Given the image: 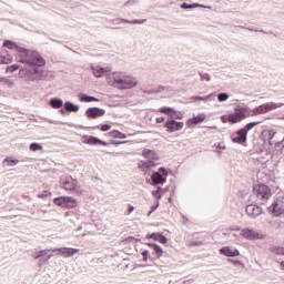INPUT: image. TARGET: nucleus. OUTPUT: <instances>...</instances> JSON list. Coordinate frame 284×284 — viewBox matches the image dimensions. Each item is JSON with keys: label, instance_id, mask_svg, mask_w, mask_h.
I'll return each mask as SVG.
<instances>
[{"label": "nucleus", "instance_id": "nucleus-1", "mask_svg": "<svg viewBox=\"0 0 284 284\" xmlns=\"http://www.w3.org/2000/svg\"><path fill=\"white\" fill-rule=\"evenodd\" d=\"M3 48H8V50L16 52V61L24 63V65H29V69H20V79H29V81L43 79L44 71L42 67L45 65V60L41 54H39V52L28 50L10 40L3 42Z\"/></svg>", "mask_w": 284, "mask_h": 284}, {"label": "nucleus", "instance_id": "nucleus-2", "mask_svg": "<svg viewBox=\"0 0 284 284\" xmlns=\"http://www.w3.org/2000/svg\"><path fill=\"white\" fill-rule=\"evenodd\" d=\"M109 85L118 88V90H132L139 85V80L123 72H113L108 77Z\"/></svg>", "mask_w": 284, "mask_h": 284}, {"label": "nucleus", "instance_id": "nucleus-3", "mask_svg": "<svg viewBox=\"0 0 284 284\" xmlns=\"http://www.w3.org/2000/svg\"><path fill=\"white\" fill-rule=\"evenodd\" d=\"M247 116H254L253 110L246 104L240 103L235 104L234 112L221 116L222 123H231L232 125L245 121Z\"/></svg>", "mask_w": 284, "mask_h": 284}, {"label": "nucleus", "instance_id": "nucleus-4", "mask_svg": "<svg viewBox=\"0 0 284 284\" xmlns=\"http://www.w3.org/2000/svg\"><path fill=\"white\" fill-rule=\"evenodd\" d=\"M59 185L65 192H70V194H75L77 196L83 194V186L72 175H62L59 180Z\"/></svg>", "mask_w": 284, "mask_h": 284}, {"label": "nucleus", "instance_id": "nucleus-5", "mask_svg": "<svg viewBox=\"0 0 284 284\" xmlns=\"http://www.w3.org/2000/svg\"><path fill=\"white\" fill-rule=\"evenodd\" d=\"M253 194L260 203H267L272 197V190L265 184H257L253 187Z\"/></svg>", "mask_w": 284, "mask_h": 284}, {"label": "nucleus", "instance_id": "nucleus-6", "mask_svg": "<svg viewBox=\"0 0 284 284\" xmlns=\"http://www.w3.org/2000/svg\"><path fill=\"white\" fill-rule=\"evenodd\" d=\"M283 105L284 103H264L253 109V116H257V114H267V112H272V110H278V108H283Z\"/></svg>", "mask_w": 284, "mask_h": 284}, {"label": "nucleus", "instance_id": "nucleus-7", "mask_svg": "<svg viewBox=\"0 0 284 284\" xmlns=\"http://www.w3.org/2000/svg\"><path fill=\"white\" fill-rule=\"evenodd\" d=\"M240 236H242V239H245L246 241H263V239H265V235H263V233L254 231L250 227L240 230Z\"/></svg>", "mask_w": 284, "mask_h": 284}, {"label": "nucleus", "instance_id": "nucleus-8", "mask_svg": "<svg viewBox=\"0 0 284 284\" xmlns=\"http://www.w3.org/2000/svg\"><path fill=\"white\" fill-rule=\"evenodd\" d=\"M153 185H163L168 181V170L160 168L159 172H154L151 176Z\"/></svg>", "mask_w": 284, "mask_h": 284}, {"label": "nucleus", "instance_id": "nucleus-9", "mask_svg": "<svg viewBox=\"0 0 284 284\" xmlns=\"http://www.w3.org/2000/svg\"><path fill=\"white\" fill-rule=\"evenodd\" d=\"M268 212L273 214V216H281L284 214V201L278 197L274 201V203L268 207Z\"/></svg>", "mask_w": 284, "mask_h": 284}, {"label": "nucleus", "instance_id": "nucleus-10", "mask_svg": "<svg viewBox=\"0 0 284 284\" xmlns=\"http://www.w3.org/2000/svg\"><path fill=\"white\" fill-rule=\"evenodd\" d=\"M246 214L250 219H257V216L263 214V209L256 204H248L246 206Z\"/></svg>", "mask_w": 284, "mask_h": 284}, {"label": "nucleus", "instance_id": "nucleus-11", "mask_svg": "<svg viewBox=\"0 0 284 284\" xmlns=\"http://www.w3.org/2000/svg\"><path fill=\"white\" fill-rule=\"evenodd\" d=\"M231 139L233 143H239L241 145L247 141V133L243 129H240L232 134Z\"/></svg>", "mask_w": 284, "mask_h": 284}, {"label": "nucleus", "instance_id": "nucleus-12", "mask_svg": "<svg viewBox=\"0 0 284 284\" xmlns=\"http://www.w3.org/2000/svg\"><path fill=\"white\" fill-rule=\"evenodd\" d=\"M93 77L100 79L103 74H108V72H112V68L110 67H100V65H91Z\"/></svg>", "mask_w": 284, "mask_h": 284}, {"label": "nucleus", "instance_id": "nucleus-13", "mask_svg": "<svg viewBox=\"0 0 284 284\" xmlns=\"http://www.w3.org/2000/svg\"><path fill=\"white\" fill-rule=\"evenodd\" d=\"M220 253H222L224 256H229L231 258H234L236 256H241V251H239L234 246H224L220 250Z\"/></svg>", "mask_w": 284, "mask_h": 284}, {"label": "nucleus", "instance_id": "nucleus-14", "mask_svg": "<svg viewBox=\"0 0 284 284\" xmlns=\"http://www.w3.org/2000/svg\"><path fill=\"white\" fill-rule=\"evenodd\" d=\"M142 156L144 159H146V161H151V163H156V161H159V159H160L159 153H156V151L150 150V149H144L142 151Z\"/></svg>", "mask_w": 284, "mask_h": 284}, {"label": "nucleus", "instance_id": "nucleus-15", "mask_svg": "<svg viewBox=\"0 0 284 284\" xmlns=\"http://www.w3.org/2000/svg\"><path fill=\"white\" fill-rule=\"evenodd\" d=\"M104 114L105 110L99 109L97 106L90 108L85 111V116H88V119H97L99 116H103Z\"/></svg>", "mask_w": 284, "mask_h": 284}, {"label": "nucleus", "instance_id": "nucleus-16", "mask_svg": "<svg viewBox=\"0 0 284 284\" xmlns=\"http://www.w3.org/2000/svg\"><path fill=\"white\" fill-rule=\"evenodd\" d=\"M183 122H176L174 120H168L165 122V128L168 129V132H179V130H183Z\"/></svg>", "mask_w": 284, "mask_h": 284}, {"label": "nucleus", "instance_id": "nucleus-17", "mask_svg": "<svg viewBox=\"0 0 284 284\" xmlns=\"http://www.w3.org/2000/svg\"><path fill=\"white\" fill-rule=\"evenodd\" d=\"M205 121V113H200L194 118H191L186 121V125L189 128H194V125H199L200 123H203Z\"/></svg>", "mask_w": 284, "mask_h": 284}, {"label": "nucleus", "instance_id": "nucleus-18", "mask_svg": "<svg viewBox=\"0 0 284 284\" xmlns=\"http://www.w3.org/2000/svg\"><path fill=\"white\" fill-rule=\"evenodd\" d=\"M138 168L144 172V174H148L153 168H156V163H152V161H140Z\"/></svg>", "mask_w": 284, "mask_h": 284}, {"label": "nucleus", "instance_id": "nucleus-19", "mask_svg": "<svg viewBox=\"0 0 284 284\" xmlns=\"http://www.w3.org/2000/svg\"><path fill=\"white\" fill-rule=\"evenodd\" d=\"M59 252H60V254H62V256H64V258H70L72 256H74V254H79V252H81V250L72 248V247H60Z\"/></svg>", "mask_w": 284, "mask_h": 284}, {"label": "nucleus", "instance_id": "nucleus-20", "mask_svg": "<svg viewBox=\"0 0 284 284\" xmlns=\"http://www.w3.org/2000/svg\"><path fill=\"white\" fill-rule=\"evenodd\" d=\"M115 24L119 23H130L133 26H143V23H145V21H148L146 19H140V20H128V19H123V18H118L115 20H113Z\"/></svg>", "mask_w": 284, "mask_h": 284}, {"label": "nucleus", "instance_id": "nucleus-21", "mask_svg": "<svg viewBox=\"0 0 284 284\" xmlns=\"http://www.w3.org/2000/svg\"><path fill=\"white\" fill-rule=\"evenodd\" d=\"M193 101H204L205 103H215L216 102V93L213 92L206 97H192Z\"/></svg>", "mask_w": 284, "mask_h": 284}, {"label": "nucleus", "instance_id": "nucleus-22", "mask_svg": "<svg viewBox=\"0 0 284 284\" xmlns=\"http://www.w3.org/2000/svg\"><path fill=\"white\" fill-rule=\"evenodd\" d=\"M84 143H87L88 145H108V142L103 141V140H99L95 136H89L84 140Z\"/></svg>", "mask_w": 284, "mask_h": 284}, {"label": "nucleus", "instance_id": "nucleus-23", "mask_svg": "<svg viewBox=\"0 0 284 284\" xmlns=\"http://www.w3.org/2000/svg\"><path fill=\"white\" fill-rule=\"evenodd\" d=\"M77 199L72 196H64V210H74L77 207Z\"/></svg>", "mask_w": 284, "mask_h": 284}, {"label": "nucleus", "instance_id": "nucleus-24", "mask_svg": "<svg viewBox=\"0 0 284 284\" xmlns=\"http://www.w3.org/2000/svg\"><path fill=\"white\" fill-rule=\"evenodd\" d=\"M146 239L158 241V243H162V245H165V243H168V237L163 236L160 233H152L151 235H148Z\"/></svg>", "mask_w": 284, "mask_h": 284}, {"label": "nucleus", "instance_id": "nucleus-25", "mask_svg": "<svg viewBox=\"0 0 284 284\" xmlns=\"http://www.w3.org/2000/svg\"><path fill=\"white\" fill-rule=\"evenodd\" d=\"M149 247H152V250L155 252V255L158 258H161L163 256V248L154 243H148Z\"/></svg>", "mask_w": 284, "mask_h": 284}, {"label": "nucleus", "instance_id": "nucleus-26", "mask_svg": "<svg viewBox=\"0 0 284 284\" xmlns=\"http://www.w3.org/2000/svg\"><path fill=\"white\" fill-rule=\"evenodd\" d=\"M181 8L183 10H192L194 8H209L210 9V7L203 6V4H200V3L189 4V3H185V2L181 4Z\"/></svg>", "mask_w": 284, "mask_h": 284}, {"label": "nucleus", "instance_id": "nucleus-27", "mask_svg": "<svg viewBox=\"0 0 284 284\" xmlns=\"http://www.w3.org/2000/svg\"><path fill=\"white\" fill-rule=\"evenodd\" d=\"M50 105L53 108V110H59V108H63V100L61 99H51Z\"/></svg>", "mask_w": 284, "mask_h": 284}, {"label": "nucleus", "instance_id": "nucleus-28", "mask_svg": "<svg viewBox=\"0 0 284 284\" xmlns=\"http://www.w3.org/2000/svg\"><path fill=\"white\" fill-rule=\"evenodd\" d=\"M106 135L111 136V139H128V135H125V133H121L116 130L109 132Z\"/></svg>", "mask_w": 284, "mask_h": 284}, {"label": "nucleus", "instance_id": "nucleus-29", "mask_svg": "<svg viewBox=\"0 0 284 284\" xmlns=\"http://www.w3.org/2000/svg\"><path fill=\"white\" fill-rule=\"evenodd\" d=\"M80 109L79 105H75L72 102H65L64 103V110H67V112H77Z\"/></svg>", "mask_w": 284, "mask_h": 284}, {"label": "nucleus", "instance_id": "nucleus-30", "mask_svg": "<svg viewBox=\"0 0 284 284\" xmlns=\"http://www.w3.org/2000/svg\"><path fill=\"white\" fill-rule=\"evenodd\" d=\"M79 99H80V101H82L84 103H91V101H99V99L83 94V93L79 94Z\"/></svg>", "mask_w": 284, "mask_h": 284}, {"label": "nucleus", "instance_id": "nucleus-31", "mask_svg": "<svg viewBox=\"0 0 284 284\" xmlns=\"http://www.w3.org/2000/svg\"><path fill=\"white\" fill-rule=\"evenodd\" d=\"M163 194H165V191H163V189L161 187H158V190L152 191V196H154L156 201H161V199L163 197Z\"/></svg>", "mask_w": 284, "mask_h": 284}, {"label": "nucleus", "instance_id": "nucleus-32", "mask_svg": "<svg viewBox=\"0 0 284 284\" xmlns=\"http://www.w3.org/2000/svg\"><path fill=\"white\" fill-rule=\"evenodd\" d=\"M256 125H261V122H250L242 130L247 134L251 130H254Z\"/></svg>", "mask_w": 284, "mask_h": 284}, {"label": "nucleus", "instance_id": "nucleus-33", "mask_svg": "<svg viewBox=\"0 0 284 284\" xmlns=\"http://www.w3.org/2000/svg\"><path fill=\"white\" fill-rule=\"evenodd\" d=\"M54 205L65 209V196L55 197L53 200Z\"/></svg>", "mask_w": 284, "mask_h": 284}, {"label": "nucleus", "instance_id": "nucleus-34", "mask_svg": "<svg viewBox=\"0 0 284 284\" xmlns=\"http://www.w3.org/2000/svg\"><path fill=\"white\" fill-rule=\"evenodd\" d=\"M49 252H50V250L38 251V252L32 254V258H34L37 261V260L45 256V254H48Z\"/></svg>", "mask_w": 284, "mask_h": 284}, {"label": "nucleus", "instance_id": "nucleus-35", "mask_svg": "<svg viewBox=\"0 0 284 284\" xmlns=\"http://www.w3.org/2000/svg\"><path fill=\"white\" fill-rule=\"evenodd\" d=\"M17 163H19V160H12L10 158L3 160V164L7 165L8 168H14Z\"/></svg>", "mask_w": 284, "mask_h": 284}, {"label": "nucleus", "instance_id": "nucleus-36", "mask_svg": "<svg viewBox=\"0 0 284 284\" xmlns=\"http://www.w3.org/2000/svg\"><path fill=\"white\" fill-rule=\"evenodd\" d=\"M263 136L268 139V141H272V139H274V136H276V131H274V130L264 131Z\"/></svg>", "mask_w": 284, "mask_h": 284}, {"label": "nucleus", "instance_id": "nucleus-37", "mask_svg": "<svg viewBox=\"0 0 284 284\" xmlns=\"http://www.w3.org/2000/svg\"><path fill=\"white\" fill-rule=\"evenodd\" d=\"M12 55L8 54L7 57L6 55H0V63H12Z\"/></svg>", "mask_w": 284, "mask_h": 284}, {"label": "nucleus", "instance_id": "nucleus-38", "mask_svg": "<svg viewBox=\"0 0 284 284\" xmlns=\"http://www.w3.org/2000/svg\"><path fill=\"white\" fill-rule=\"evenodd\" d=\"M216 97H217V101H220V103H224V101H227V99H230V94H227V93H220Z\"/></svg>", "mask_w": 284, "mask_h": 284}, {"label": "nucleus", "instance_id": "nucleus-39", "mask_svg": "<svg viewBox=\"0 0 284 284\" xmlns=\"http://www.w3.org/2000/svg\"><path fill=\"white\" fill-rule=\"evenodd\" d=\"M29 150H31V152H38V150H43V146L39 143H31Z\"/></svg>", "mask_w": 284, "mask_h": 284}, {"label": "nucleus", "instance_id": "nucleus-40", "mask_svg": "<svg viewBox=\"0 0 284 284\" xmlns=\"http://www.w3.org/2000/svg\"><path fill=\"white\" fill-rule=\"evenodd\" d=\"M19 68H21L19 64H12L10 67H7V72L9 74H12V72H17V70H19Z\"/></svg>", "mask_w": 284, "mask_h": 284}, {"label": "nucleus", "instance_id": "nucleus-41", "mask_svg": "<svg viewBox=\"0 0 284 284\" xmlns=\"http://www.w3.org/2000/svg\"><path fill=\"white\" fill-rule=\"evenodd\" d=\"M159 111L162 112V114L170 115V114H172V112H174V109H172L170 106H164V108H161Z\"/></svg>", "mask_w": 284, "mask_h": 284}, {"label": "nucleus", "instance_id": "nucleus-42", "mask_svg": "<svg viewBox=\"0 0 284 284\" xmlns=\"http://www.w3.org/2000/svg\"><path fill=\"white\" fill-rule=\"evenodd\" d=\"M47 196H52L50 191H43L42 193L38 194V199H47Z\"/></svg>", "mask_w": 284, "mask_h": 284}, {"label": "nucleus", "instance_id": "nucleus-43", "mask_svg": "<svg viewBox=\"0 0 284 284\" xmlns=\"http://www.w3.org/2000/svg\"><path fill=\"white\" fill-rule=\"evenodd\" d=\"M136 6V0H129L124 3L125 8H134Z\"/></svg>", "mask_w": 284, "mask_h": 284}, {"label": "nucleus", "instance_id": "nucleus-44", "mask_svg": "<svg viewBox=\"0 0 284 284\" xmlns=\"http://www.w3.org/2000/svg\"><path fill=\"white\" fill-rule=\"evenodd\" d=\"M100 130H101V132H108L109 130H112V125H110V124H102Z\"/></svg>", "mask_w": 284, "mask_h": 284}, {"label": "nucleus", "instance_id": "nucleus-45", "mask_svg": "<svg viewBox=\"0 0 284 284\" xmlns=\"http://www.w3.org/2000/svg\"><path fill=\"white\" fill-rule=\"evenodd\" d=\"M143 261L148 262L150 258V251L145 250L142 252Z\"/></svg>", "mask_w": 284, "mask_h": 284}, {"label": "nucleus", "instance_id": "nucleus-46", "mask_svg": "<svg viewBox=\"0 0 284 284\" xmlns=\"http://www.w3.org/2000/svg\"><path fill=\"white\" fill-rule=\"evenodd\" d=\"M173 118L174 119H183V113L179 111H173Z\"/></svg>", "mask_w": 284, "mask_h": 284}, {"label": "nucleus", "instance_id": "nucleus-47", "mask_svg": "<svg viewBox=\"0 0 284 284\" xmlns=\"http://www.w3.org/2000/svg\"><path fill=\"white\" fill-rule=\"evenodd\" d=\"M230 232H241V227L234 225V226H231L230 229Z\"/></svg>", "mask_w": 284, "mask_h": 284}, {"label": "nucleus", "instance_id": "nucleus-48", "mask_svg": "<svg viewBox=\"0 0 284 284\" xmlns=\"http://www.w3.org/2000/svg\"><path fill=\"white\" fill-rule=\"evenodd\" d=\"M230 263H233V265H243V262L239 260H229Z\"/></svg>", "mask_w": 284, "mask_h": 284}, {"label": "nucleus", "instance_id": "nucleus-49", "mask_svg": "<svg viewBox=\"0 0 284 284\" xmlns=\"http://www.w3.org/2000/svg\"><path fill=\"white\" fill-rule=\"evenodd\" d=\"M276 254H277L278 256H284V247L277 248V250H276Z\"/></svg>", "mask_w": 284, "mask_h": 284}, {"label": "nucleus", "instance_id": "nucleus-50", "mask_svg": "<svg viewBox=\"0 0 284 284\" xmlns=\"http://www.w3.org/2000/svg\"><path fill=\"white\" fill-rule=\"evenodd\" d=\"M159 205H160V203H159V201H158L155 205H152V206H151V211H152V212H155V210H159Z\"/></svg>", "mask_w": 284, "mask_h": 284}, {"label": "nucleus", "instance_id": "nucleus-51", "mask_svg": "<svg viewBox=\"0 0 284 284\" xmlns=\"http://www.w3.org/2000/svg\"><path fill=\"white\" fill-rule=\"evenodd\" d=\"M81 229L75 231V236H85V233H80Z\"/></svg>", "mask_w": 284, "mask_h": 284}, {"label": "nucleus", "instance_id": "nucleus-52", "mask_svg": "<svg viewBox=\"0 0 284 284\" xmlns=\"http://www.w3.org/2000/svg\"><path fill=\"white\" fill-rule=\"evenodd\" d=\"M163 121H165V118L163 116L156 118V123H163Z\"/></svg>", "mask_w": 284, "mask_h": 284}, {"label": "nucleus", "instance_id": "nucleus-53", "mask_svg": "<svg viewBox=\"0 0 284 284\" xmlns=\"http://www.w3.org/2000/svg\"><path fill=\"white\" fill-rule=\"evenodd\" d=\"M132 212H134V206L133 205H129V214H132Z\"/></svg>", "mask_w": 284, "mask_h": 284}, {"label": "nucleus", "instance_id": "nucleus-54", "mask_svg": "<svg viewBox=\"0 0 284 284\" xmlns=\"http://www.w3.org/2000/svg\"><path fill=\"white\" fill-rule=\"evenodd\" d=\"M50 250V252H59V250H61V247L60 248H49Z\"/></svg>", "mask_w": 284, "mask_h": 284}, {"label": "nucleus", "instance_id": "nucleus-55", "mask_svg": "<svg viewBox=\"0 0 284 284\" xmlns=\"http://www.w3.org/2000/svg\"><path fill=\"white\" fill-rule=\"evenodd\" d=\"M280 267H281V270H283V272H284V261L281 262Z\"/></svg>", "mask_w": 284, "mask_h": 284}, {"label": "nucleus", "instance_id": "nucleus-56", "mask_svg": "<svg viewBox=\"0 0 284 284\" xmlns=\"http://www.w3.org/2000/svg\"><path fill=\"white\" fill-rule=\"evenodd\" d=\"M114 143V145H121V143H125V141H123V142H113Z\"/></svg>", "mask_w": 284, "mask_h": 284}, {"label": "nucleus", "instance_id": "nucleus-57", "mask_svg": "<svg viewBox=\"0 0 284 284\" xmlns=\"http://www.w3.org/2000/svg\"><path fill=\"white\" fill-rule=\"evenodd\" d=\"M195 245H203V242H196Z\"/></svg>", "mask_w": 284, "mask_h": 284}, {"label": "nucleus", "instance_id": "nucleus-58", "mask_svg": "<svg viewBox=\"0 0 284 284\" xmlns=\"http://www.w3.org/2000/svg\"><path fill=\"white\" fill-rule=\"evenodd\" d=\"M152 212H154V211L151 210V211L148 213V216H151V215H152Z\"/></svg>", "mask_w": 284, "mask_h": 284}, {"label": "nucleus", "instance_id": "nucleus-59", "mask_svg": "<svg viewBox=\"0 0 284 284\" xmlns=\"http://www.w3.org/2000/svg\"><path fill=\"white\" fill-rule=\"evenodd\" d=\"M51 257H52V255H49V256H48V260H50Z\"/></svg>", "mask_w": 284, "mask_h": 284}, {"label": "nucleus", "instance_id": "nucleus-60", "mask_svg": "<svg viewBox=\"0 0 284 284\" xmlns=\"http://www.w3.org/2000/svg\"><path fill=\"white\" fill-rule=\"evenodd\" d=\"M280 119H283V120H284V115L280 116Z\"/></svg>", "mask_w": 284, "mask_h": 284}]
</instances>
